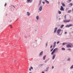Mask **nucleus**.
<instances>
[{
	"instance_id": "obj_9",
	"label": "nucleus",
	"mask_w": 73,
	"mask_h": 73,
	"mask_svg": "<svg viewBox=\"0 0 73 73\" xmlns=\"http://www.w3.org/2000/svg\"><path fill=\"white\" fill-rule=\"evenodd\" d=\"M27 2H29L30 3H32L33 0H27Z\"/></svg>"
},
{
	"instance_id": "obj_41",
	"label": "nucleus",
	"mask_w": 73,
	"mask_h": 73,
	"mask_svg": "<svg viewBox=\"0 0 73 73\" xmlns=\"http://www.w3.org/2000/svg\"><path fill=\"white\" fill-rule=\"evenodd\" d=\"M68 50H71V49H68Z\"/></svg>"
},
{
	"instance_id": "obj_45",
	"label": "nucleus",
	"mask_w": 73,
	"mask_h": 73,
	"mask_svg": "<svg viewBox=\"0 0 73 73\" xmlns=\"http://www.w3.org/2000/svg\"><path fill=\"white\" fill-rule=\"evenodd\" d=\"M53 68H54V67H53V66H52V68L53 69Z\"/></svg>"
},
{
	"instance_id": "obj_14",
	"label": "nucleus",
	"mask_w": 73,
	"mask_h": 73,
	"mask_svg": "<svg viewBox=\"0 0 73 73\" xmlns=\"http://www.w3.org/2000/svg\"><path fill=\"white\" fill-rule=\"evenodd\" d=\"M46 57V55H45L44 56H43V59L44 60H45V57Z\"/></svg>"
},
{
	"instance_id": "obj_10",
	"label": "nucleus",
	"mask_w": 73,
	"mask_h": 73,
	"mask_svg": "<svg viewBox=\"0 0 73 73\" xmlns=\"http://www.w3.org/2000/svg\"><path fill=\"white\" fill-rule=\"evenodd\" d=\"M57 29V28L56 27L55 28L54 30V33H56Z\"/></svg>"
},
{
	"instance_id": "obj_46",
	"label": "nucleus",
	"mask_w": 73,
	"mask_h": 73,
	"mask_svg": "<svg viewBox=\"0 0 73 73\" xmlns=\"http://www.w3.org/2000/svg\"><path fill=\"white\" fill-rule=\"evenodd\" d=\"M47 45H48V44H46V46H47Z\"/></svg>"
},
{
	"instance_id": "obj_15",
	"label": "nucleus",
	"mask_w": 73,
	"mask_h": 73,
	"mask_svg": "<svg viewBox=\"0 0 73 73\" xmlns=\"http://www.w3.org/2000/svg\"><path fill=\"white\" fill-rule=\"evenodd\" d=\"M43 54V52L42 51V52H40V55L41 56V55H42V54Z\"/></svg>"
},
{
	"instance_id": "obj_50",
	"label": "nucleus",
	"mask_w": 73,
	"mask_h": 73,
	"mask_svg": "<svg viewBox=\"0 0 73 73\" xmlns=\"http://www.w3.org/2000/svg\"><path fill=\"white\" fill-rule=\"evenodd\" d=\"M72 33H73V31L72 32Z\"/></svg>"
},
{
	"instance_id": "obj_17",
	"label": "nucleus",
	"mask_w": 73,
	"mask_h": 73,
	"mask_svg": "<svg viewBox=\"0 0 73 73\" xmlns=\"http://www.w3.org/2000/svg\"><path fill=\"white\" fill-rule=\"evenodd\" d=\"M36 20H38V19H39V17H38V16H37L36 17Z\"/></svg>"
},
{
	"instance_id": "obj_23",
	"label": "nucleus",
	"mask_w": 73,
	"mask_h": 73,
	"mask_svg": "<svg viewBox=\"0 0 73 73\" xmlns=\"http://www.w3.org/2000/svg\"><path fill=\"white\" fill-rule=\"evenodd\" d=\"M72 26H73V25L72 24H70L69 25V26L70 27H72Z\"/></svg>"
},
{
	"instance_id": "obj_28",
	"label": "nucleus",
	"mask_w": 73,
	"mask_h": 73,
	"mask_svg": "<svg viewBox=\"0 0 73 73\" xmlns=\"http://www.w3.org/2000/svg\"><path fill=\"white\" fill-rule=\"evenodd\" d=\"M72 68H73V65L71 66V67H70L71 69H72Z\"/></svg>"
},
{
	"instance_id": "obj_18",
	"label": "nucleus",
	"mask_w": 73,
	"mask_h": 73,
	"mask_svg": "<svg viewBox=\"0 0 73 73\" xmlns=\"http://www.w3.org/2000/svg\"><path fill=\"white\" fill-rule=\"evenodd\" d=\"M48 69H49V67L46 68V70H45V71H48Z\"/></svg>"
},
{
	"instance_id": "obj_42",
	"label": "nucleus",
	"mask_w": 73,
	"mask_h": 73,
	"mask_svg": "<svg viewBox=\"0 0 73 73\" xmlns=\"http://www.w3.org/2000/svg\"><path fill=\"white\" fill-rule=\"evenodd\" d=\"M39 1H40V3H41V1L40 0Z\"/></svg>"
},
{
	"instance_id": "obj_16",
	"label": "nucleus",
	"mask_w": 73,
	"mask_h": 73,
	"mask_svg": "<svg viewBox=\"0 0 73 73\" xmlns=\"http://www.w3.org/2000/svg\"><path fill=\"white\" fill-rule=\"evenodd\" d=\"M62 5L63 7H65V5L64 3H62Z\"/></svg>"
},
{
	"instance_id": "obj_25",
	"label": "nucleus",
	"mask_w": 73,
	"mask_h": 73,
	"mask_svg": "<svg viewBox=\"0 0 73 73\" xmlns=\"http://www.w3.org/2000/svg\"><path fill=\"white\" fill-rule=\"evenodd\" d=\"M68 61H70V58H68V59H67Z\"/></svg>"
},
{
	"instance_id": "obj_27",
	"label": "nucleus",
	"mask_w": 73,
	"mask_h": 73,
	"mask_svg": "<svg viewBox=\"0 0 73 73\" xmlns=\"http://www.w3.org/2000/svg\"><path fill=\"white\" fill-rule=\"evenodd\" d=\"M54 48H52L51 50H50V52H52V51H53V49Z\"/></svg>"
},
{
	"instance_id": "obj_47",
	"label": "nucleus",
	"mask_w": 73,
	"mask_h": 73,
	"mask_svg": "<svg viewBox=\"0 0 73 73\" xmlns=\"http://www.w3.org/2000/svg\"><path fill=\"white\" fill-rule=\"evenodd\" d=\"M29 73H32V72H29Z\"/></svg>"
},
{
	"instance_id": "obj_36",
	"label": "nucleus",
	"mask_w": 73,
	"mask_h": 73,
	"mask_svg": "<svg viewBox=\"0 0 73 73\" xmlns=\"http://www.w3.org/2000/svg\"><path fill=\"white\" fill-rule=\"evenodd\" d=\"M66 33H67V32H65L64 34H65V35H66Z\"/></svg>"
},
{
	"instance_id": "obj_40",
	"label": "nucleus",
	"mask_w": 73,
	"mask_h": 73,
	"mask_svg": "<svg viewBox=\"0 0 73 73\" xmlns=\"http://www.w3.org/2000/svg\"><path fill=\"white\" fill-rule=\"evenodd\" d=\"M59 42H60L58 41L57 42V44H58V43H59Z\"/></svg>"
},
{
	"instance_id": "obj_2",
	"label": "nucleus",
	"mask_w": 73,
	"mask_h": 73,
	"mask_svg": "<svg viewBox=\"0 0 73 73\" xmlns=\"http://www.w3.org/2000/svg\"><path fill=\"white\" fill-rule=\"evenodd\" d=\"M58 50V48H55L52 51V52L51 54V55H53L54 53V52H56V51H57Z\"/></svg>"
},
{
	"instance_id": "obj_11",
	"label": "nucleus",
	"mask_w": 73,
	"mask_h": 73,
	"mask_svg": "<svg viewBox=\"0 0 73 73\" xmlns=\"http://www.w3.org/2000/svg\"><path fill=\"white\" fill-rule=\"evenodd\" d=\"M30 15H31V14H30V13L29 12H27V16H29Z\"/></svg>"
},
{
	"instance_id": "obj_12",
	"label": "nucleus",
	"mask_w": 73,
	"mask_h": 73,
	"mask_svg": "<svg viewBox=\"0 0 73 73\" xmlns=\"http://www.w3.org/2000/svg\"><path fill=\"white\" fill-rule=\"evenodd\" d=\"M69 7H72L73 5V4L70 3L69 4Z\"/></svg>"
},
{
	"instance_id": "obj_5",
	"label": "nucleus",
	"mask_w": 73,
	"mask_h": 73,
	"mask_svg": "<svg viewBox=\"0 0 73 73\" xmlns=\"http://www.w3.org/2000/svg\"><path fill=\"white\" fill-rule=\"evenodd\" d=\"M39 9V11H40V12L41 11L42 9V6H40Z\"/></svg>"
},
{
	"instance_id": "obj_1",
	"label": "nucleus",
	"mask_w": 73,
	"mask_h": 73,
	"mask_svg": "<svg viewBox=\"0 0 73 73\" xmlns=\"http://www.w3.org/2000/svg\"><path fill=\"white\" fill-rule=\"evenodd\" d=\"M57 33L58 36H61L62 33V31L60 29H58L57 30Z\"/></svg>"
},
{
	"instance_id": "obj_30",
	"label": "nucleus",
	"mask_w": 73,
	"mask_h": 73,
	"mask_svg": "<svg viewBox=\"0 0 73 73\" xmlns=\"http://www.w3.org/2000/svg\"><path fill=\"white\" fill-rule=\"evenodd\" d=\"M66 44L65 43H62V45H65Z\"/></svg>"
},
{
	"instance_id": "obj_33",
	"label": "nucleus",
	"mask_w": 73,
	"mask_h": 73,
	"mask_svg": "<svg viewBox=\"0 0 73 73\" xmlns=\"http://www.w3.org/2000/svg\"><path fill=\"white\" fill-rule=\"evenodd\" d=\"M66 15L64 16V18H65V19H66Z\"/></svg>"
},
{
	"instance_id": "obj_3",
	"label": "nucleus",
	"mask_w": 73,
	"mask_h": 73,
	"mask_svg": "<svg viewBox=\"0 0 73 73\" xmlns=\"http://www.w3.org/2000/svg\"><path fill=\"white\" fill-rule=\"evenodd\" d=\"M70 20H65L63 21V22H64V23H69V22H70Z\"/></svg>"
},
{
	"instance_id": "obj_13",
	"label": "nucleus",
	"mask_w": 73,
	"mask_h": 73,
	"mask_svg": "<svg viewBox=\"0 0 73 73\" xmlns=\"http://www.w3.org/2000/svg\"><path fill=\"white\" fill-rule=\"evenodd\" d=\"M45 2L47 3V4H49V3L47 0H44Z\"/></svg>"
},
{
	"instance_id": "obj_34",
	"label": "nucleus",
	"mask_w": 73,
	"mask_h": 73,
	"mask_svg": "<svg viewBox=\"0 0 73 73\" xmlns=\"http://www.w3.org/2000/svg\"><path fill=\"white\" fill-rule=\"evenodd\" d=\"M13 48H14V47L12 46V47H11V49H13Z\"/></svg>"
},
{
	"instance_id": "obj_4",
	"label": "nucleus",
	"mask_w": 73,
	"mask_h": 73,
	"mask_svg": "<svg viewBox=\"0 0 73 73\" xmlns=\"http://www.w3.org/2000/svg\"><path fill=\"white\" fill-rule=\"evenodd\" d=\"M60 10V11H64V9L62 6H61Z\"/></svg>"
},
{
	"instance_id": "obj_7",
	"label": "nucleus",
	"mask_w": 73,
	"mask_h": 73,
	"mask_svg": "<svg viewBox=\"0 0 73 73\" xmlns=\"http://www.w3.org/2000/svg\"><path fill=\"white\" fill-rule=\"evenodd\" d=\"M66 47L67 48H70L71 47V45L69 44L67 45H66Z\"/></svg>"
},
{
	"instance_id": "obj_44",
	"label": "nucleus",
	"mask_w": 73,
	"mask_h": 73,
	"mask_svg": "<svg viewBox=\"0 0 73 73\" xmlns=\"http://www.w3.org/2000/svg\"><path fill=\"white\" fill-rule=\"evenodd\" d=\"M40 66H42V65H43V64H40Z\"/></svg>"
},
{
	"instance_id": "obj_31",
	"label": "nucleus",
	"mask_w": 73,
	"mask_h": 73,
	"mask_svg": "<svg viewBox=\"0 0 73 73\" xmlns=\"http://www.w3.org/2000/svg\"><path fill=\"white\" fill-rule=\"evenodd\" d=\"M30 68L31 69H33V67L31 66L30 67Z\"/></svg>"
},
{
	"instance_id": "obj_35",
	"label": "nucleus",
	"mask_w": 73,
	"mask_h": 73,
	"mask_svg": "<svg viewBox=\"0 0 73 73\" xmlns=\"http://www.w3.org/2000/svg\"><path fill=\"white\" fill-rule=\"evenodd\" d=\"M52 45H51V46H50V48H52Z\"/></svg>"
},
{
	"instance_id": "obj_26",
	"label": "nucleus",
	"mask_w": 73,
	"mask_h": 73,
	"mask_svg": "<svg viewBox=\"0 0 73 73\" xmlns=\"http://www.w3.org/2000/svg\"><path fill=\"white\" fill-rule=\"evenodd\" d=\"M17 61V59H14L15 62H16Z\"/></svg>"
},
{
	"instance_id": "obj_52",
	"label": "nucleus",
	"mask_w": 73,
	"mask_h": 73,
	"mask_svg": "<svg viewBox=\"0 0 73 73\" xmlns=\"http://www.w3.org/2000/svg\"><path fill=\"white\" fill-rule=\"evenodd\" d=\"M59 19L60 20V19Z\"/></svg>"
},
{
	"instance_id": "obj_6",
	"label": "nucleus",
	"mask_w": 73,
	"mask_h": 73,
	"mask_svg": "<svg viewBox=\"0 0 73 73\" xmlns=\"http://www.w3.org/2000/svg\"><path fill=\"white\" fill-rule=\"evenodd\" d=\"M56 42H54V43L53 48L56 47Z\"/></svg>"
},
{
	"instance_id": "obj_43",
	"label": "nucleus",
	"mask_w": 73,
	"mask_h": 73,
	"mask_svg": "<svg viewBox=\"0 0 73 73\" xmlns=\"http://www.w3.org/2000/svg\"><path fill=\"white\" fill-rule=\"evenodd\" d=\"M12 6H13V7L14 8H15V6L13 5H12Z\"/></svg>"
},
{
	"instance_id": "obj_37",
	"label": "nucleus",
	"mask_w": 73,
	"mask_h": 73,
	"mask_svg": "<svg viewBox=\"0 0 73 73\" xmlns=\"http://www.w3.org/2000/svg\"><path fill=\"white\" fill-rule=\"evenodd\" d=\"M72 1L71 0H68V1H69V2H71V1Z\"/></svg>"
},
{
	"instance_id": "obj_24",
	"label": "nucleus",
	"mask_w": 73,
	"mask_h": 73,
	"mask_svg": "<svg viewBox=\"0 0 73 73\" xmlns=\"http://www.w3.org/2000/svg\"><path fill=\"white\" fill-rule=\"evenodd\" d=\"M62 50H65V49L64 48H62Z\"/></svg>"
},
{
	"instance_id": "obj_51",
	"label": "nucleus",
	"mask_w": 73,
	"mask_h": 73,
	"mask_svg": "<svg viewBox=\"0 0 73 73\" xmlns=\"http://www.w3.org/2000/svg\"><path fill=\"white\" fill-rule=\"evenodd\" d=\"M11 21H10V22H11Z\"/></svg>"
},
{
	"instance_id": "obj_21",
	"label": "nucleus",
	"mask_w": 73,
	"mask_h": 73,
	"mask_svg": "<svg viewBox=\"0 0 73 73\" xmlns=\"http://www.w3.org/2000/svg\"><path fill=\"white\" fill-rule=\"evenodd\" d=\"M64 26V25H62L60 27L61 28H62V27Z\"/></svg>"
},
{
	"instance_id": "obj_32",
	"label": "nucleus",
	"mask_w": 73,
	"mask_h": 73,
	"mask_svg": "<svg viewBox=\"0 0 73 73\" xmlns=\"http://www.w3.org/2000/svg\"><path fill=\"white\" fill-rule=\"evenodd\" d=\"M6 5H7V3H6L5 5V7H6Z\"/></svg>"
},
{
	"instance_id": "obj_22",
	"label": "nucleus",
	"mask_w": 73,
	"mask_h": 73,
	"mask_svg": "<svg viewBox=\"0 0 73 73\" xmlns=\"http://www.w3.org/2000/svg\"><path fill=\"white\" fill-rule=\"evenodd\" d=\"M58 13L59 14H61V12L60 11H58Z\"/></svg>"
},
{
	"instance_id": "obj_48",
	"label": "nucleus",
	"mask_w": 73,
	"mask_h": 73,
	"mask_svg": "<svg viewBox=\"0 0 73 73\" xmlns=\"http://www.w3.org/2000/svg\"><path fill=\"white\" fill-rule=\"evenodd\" d=\"M72 12H73V9H72Z\"/></svg>"
},
{
	"instance_id": "obj_39",
	"label": "nucleus",
	"mask_w": 73,
	"mask_h": 73,
	"mask_svg": "<svg viewBox=\"0 0 73 73\" xmlns=\"http://www.w3.org/2000/svg\"><path fill=\"white\" fill-rule=\"evenodd\" d=\"M29 70H30V71H31V69L30 68L29 69Z\"/></svg>"
},
{
	"instance_id": "obj_19",
	"label": "nucleus",
	"mask_w": 73,
	"mask_h": 73,
	"mask_svg": "<svg viewBox=\"0 0 73 73\" xmlns=\"http://www.w3.org/2000/svg\"><path fill=\"white\" fill-rule=\"evenodd\" d=\"M72 12V10H69L68 11V13H70V12Z\"/></svg>"
},
{
	"instance_id": "obj_20",
	"label": "nucleus",
	"mask_w": 73,
	"mask_h": 73,
	"mask_svg": "<svg viewBox=\"0 0 73 73\" xmlns=\"http://www.w3.org/2000/svg\"><path fill=\"white\" fill-rule=\"evenodd\" d=\"M66 27H67V28H69V27H70L69 25H66Z\"/></svg>"
},
{
	"instance_id": "obj_38",
	"label": "nucleus",
	"mask_w": 73,
	"mask_h": 73,
	"mask_svg": "<svg viewBox=\"0 0 73 73\" xmlns=\"http://www.w3.org/2000/svg\"><path fill=\"white\" fill-rule=\"evenodd\" d=\"M42 3H43V4H45V2H44V1H42Z\"/></svg>"
},
{
	"instance_id": "obj_49",
	"label": "nucleus",
	"mask_w": 73,
	"mask_h": 73,
	"mask_svg": "<svg viewBox=\"0 0 73 73\" xmlns=\"http://www.w3.org/2000/svg\"><path fill=\"white\" fill-rule=\"evenodd\" d=\"M42 73H44V72H42Z\"/></svg>"
},
{
	"instance_id": "obj_8",
	"label": "nucleus",
	"mask_w": 73,
	"mask_h": 73,
	"mask_svg": "<svg viewBox=\"0 0 73 73\" xmlns=\"http://www.w3.org/2000/svg\"><path fill=\"white\" fill-rule=\"evenodd\" d=\"M55 57H56V55L54 54L52 57V59L54 60L55 58Z\"/></svg>"
},
{
	"instance_id": "obj_29",
	"label": "nucleus",
	"mask_w": 73,
	"mask_h": 73,
	"mask_svg": "<svg viewBox=\"0 0 73 73\" xmlns=\"http://www.w3.org/2000/svg\"><path fill=\"white\" fill-rule=\"evenodd\" d=\"M10 27L11 28H12V25H10Z\"/></svg>"
}]
</instances>
